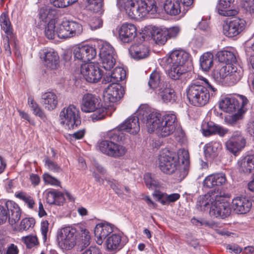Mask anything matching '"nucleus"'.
I'll return each instance as SVG.
<instances>
[{"label":"nucleus","instance_id":"obj_35","mask_svg":"<svg viewBox=\"0 0 254 254\" xmlns=\"http://www.w3.org/2000/svg\"><path fill=\"white\" fill-rule=\"evenodd\" d=\"M153 195L157 200L164 205H168L170 203L174 202L180 197V194L178 193L168 194L157 190L154 191Z\"/></svg>","mask_w":254,"mask_h":254},{"label":"nucleus","instance_id":"obj_58","mask_svg":"<svg viewBox=\"0 0 254 254\" xmlns=\"http://www.w3.org/2000/svg\"><path fill=\"white\" fill-rule=\"evenodd\" d=\"M49 218H48L47 220L43 221L41 224V234L43 236V239L44 241H46L47 240V233L49 231Z\"/></svg>","mask_w":254,"mask_h":254},{"label":"nucleus","instance_id":"obj_34","mask_svg":"<svg viewBox=\"0 0 254 254\" xmlns=\"http://www.w3.org/2000/svg\"><path fill=\"white\" fill-rule=\"evenodd\" d=\"M126 76V70L121 67H117L111 74L109 73L104 77L103 82L105 83L112 82L116 84L117 82L123 80Z\"/></svg>","mask_w":254,"mask_h":254},{"label":"nucleus","instance_id":"obj_55","mask_svg":"<svg viewBox=\"0 0 254 254\" xmlns=\"http://www.w3.org/2000/svg\"><path fill=\"white\" fill-rule=\"evenodd\" d=\"M242 6L247 13L254 15V0H243Z\"/></svg>","mask_w":254,"mask_h":254},{"label":"nucleus","instance_id":"obj_27","mask_svg":"<svg viewBox=\"0 0 254 254\" xmlns=\"http://www.w3.org/2000/svg\"><path fill=\"white\" fill-rule=\"evenodd\" d=\"M252 202L246 197H236L233 199L232 207L238 214H245L248 212L252 207Z\"/></svg>","mask_w":254,"mask_h":254},{"label":"nucleus","instance_id":"obj_8","mask_svg":"<svg viewBox=\"0 0 254 254\" xmlns=\"http://www.w3.org/2000/svg\"><path fill=\"white\" fill-rule=\"evenodd\" d=\"M145 111L149 112V107L146 105H141L134 115L129 117L114 130H118L121 132L125 131L130 134H136L140 130L139 121L146 126V119L148 117L145 115L142 116L143 111Z\"/></svg>","mask_w":254,"mask_h":254},{"label":"nucleus","instance_id":"obj_49","mask_svg":"<svg viewBox=\"0 0 254 254\" xmlns=\"http://www.w3.org/2000/svg\"><path fill=\"white\" fill-rule=\"evenodd\" d=\"M35 225V220L32 218H25L23 219L18 227L20 232L27 231L32 228Z\"/></svg>","mask_w":254,"mask_h":254},{"label":"nucleus","instance_id":"obj_53","mask_svg":"<svg viewBox=\"0 0 254 254\" xmlns=\"http://www.w3.org/2000/svg\"><path fill=\"white\" fill-rule=\"evenodd\" d=\"M88 2L94 12L102 13L103 0H88Z\"/></svg>","mask_w":254,"mask_h":254},{"label":"nucleus","instance_id":"obj_22","mask_svg":"<svg viewBox=\"0 0 254 254\" xmlns=\"http://www.w3.org/2000/svg\"><path fill=\"white\" fill-rule=\"evenodd\" d=\"M124 94V90L121 85L112 83L104 91L103 98L106 102L115 103L123 97Z\"/></svg>","mask_w":254,"mask_h":254},{"label":"nucleus","instance_id":"obj_39","mask_svg":"<svg viewBox=\"0 0 254 254\" xmlns=\"http://www.w3.org/2000/svg\"><path fill=\"white\" fill-rule=\"evenodd\" d=\"M217 57L221 63H225L226 65H233L236 64V57L235 54L231 51L223 50L217 53Z\"/></svg>","mask_w":254,"mask_h":254},{"label":"nucleus","instance_id":"obj_50","mask_svg":"<svg viewBox=\"0 0 254 254\" xmlns=\"http://www.w3.org/2000/svg\"><path fill=\"white\" fill-rule=\"evenodd\" d=\"M22 242L24 243L28 249H31L39 244L38 239L35 235H28L21 238Z\"/></svg>","mask_w":254,"mask_h":254},{"label":"nucleus","instance_id":"obj_1","mask_svg":"<svg viewBox=\"0 0 254 254\" xmlns=\"http://www.w3.org/2000/svg\"><path fill=\"white\" fill-rule=\"evenodd\" d=\"M143 112L142 116L145 115L146 127L149 133L154 131L161 137H166L172 134L175 130L178 121L176 115L174 113H168L163 116L155 110L149 107V112Z\"/></svg>","mask_w":254,"mask_h":254},{"label":"nucleus","instance_id":"obj_2","mask_svg":"<svg viewBox=\"0 0 254 254\" xmlns=\"http://www.w3.org/2000/svg\"><path fill=\"white\" fill-rule=\"evenodd\" d=\"M224 195V193L218 190L209 191L198 197L196 205L203 211L209 208V213L212 216L225 218L230 215L231 209L229 203L225 200Z\"/></svg>","mask_w":254,"mask_h":254},{"label":"nucleus","instance_id":"obj_47","mask_svg":"<svg viewBox=\"0 0 254 254\" xmlns=\"http://www.w3.org/2000/svg\"><path fill=\"white\" fill-rule=\"evenodd\" d=\"M16 197L22 200L29 209H33L35 205L34 198L24 192H19L15 193Z\"/></svg>","mask_w":254,"mask_h":254},{"label":"nucleus","instance_id":"obj_51","mask_svg":"<svg viewBox=\"0 0 254 254\" xmlns=\"http://www.w3.org/2000/svg\"><path fill=\"white\" fill-rule=\"evenodd\" d=\"M54 6L58 8H64L76 2L77 0H50Z\"/></svg>","mask_w":254,"mask_h":254},{"label":"nucleus","instance_id":"obj_13","mask_svg":"<svg viewBox=\"0 0 254 254\" xmlns=\"http://www.w3.org/2000/svg\"><path fill=\"white\" fill-rule=\"evenodd\" d=\"M76 230L71 226H66L58 231L57 242L59 247L63 251L73 249L76 245Z\"/></svg>","mask_w":254,"mask_h":254},{"label":"nucleus","instance_id":"obj_45","mask_svg":"<svg viewBox=\"0 0 254 254\" xmlns=\"http://www.w3.org/2000/svg\"><path fill=\"white\" fill-rule=\"evenodd\" d=\"M166 82L162 80L159 72L154 71L150 75L148 85L150 88L159 89L160 84Z\"/></svg>","mask_w":254,"mask_h":254},{"label":"nucleus","instance_id":"obj_41","mask_svg":"<svg viewBox=\"0 0 254 254\" xmlns=\"http://www.w3.org/2000/svg\"><path fill=\"white\" fill-rule=\"evenodd\" d=\"M179 159L181 158L183 166H180V175L182 178H184L188 174V166L190 164V156L189 152L185 149L179 150L178 154Z\"/></svg>","mask_w":254,"mask_h":254},{"label":"nucleus","instance_id":"obj_21","mask_svg":"<svg viewBox=\"0 0 254 254\" xmlns=\"http://www.w3.org/2000/svg\"><path fill=\"white\" fill-rule=\"evenodd\" d=\"M127 242V237L123 234L114 233L107 238L106 245L109 251L116 253L122 249Z\"/></svg>","mask_w":254,"mask_h":254},{"label":"nucleus","instance_id":"obj_25","mask_svg":"<svg viewBox=\"0 0 254 254\" xmlns=\"http://www.w3.org/2000/svg\"><path fill=\"white\" fill-rule=\"evenodd\" d=\"M114 225L107 223H100L95 227L94 234L96 238V242L98 245H101L103 240L111 233L113 232Z\"/></svg>","mask_w":254,"mask_h":254},{"label":"nucleus","instance_id":"obj_10","mask_svg":"<svg viewBox=\"0 0 254 254\" xmlns=\"http://www.w3.org/2000/svg\"><path fill=\"white\" fill-rule=\"evenodd\" d=\"M159 167L167 174H172L179 171L180 173L179 157L175 152L167 149L163 150L158 158Z\"/></svg>","mask_w":254,"mask_h":254},{"label":"nucleus","instance_id":"obj_24","mask_svg":"<svg viewBox=\"0 0 254 254\" xmlns=\"http://www.w3.org/2000/svg\"><path fill=\"white\" fill-rule=\"evenodd\" d=\"M202 133L205 136L218 134L220 136H224L228 132L227 128L215 124L212 122L203 121L201 125Z\"/></svg>","mask_w":254,"mask_h":254},{"label":"nucleus","instance_id":"obj_54","mask_svg":"<svg viewBox=\"0 0 254 254\" xmlns=\"http://www.w3.org/2000/svg\"><path fill=\"white\" fill-rule=\"evenodd\" d=\"M167 39L176 38L179 35L181 28L179 26H173L169 28H165Z\"/></svg>","mask_w":254,"mask_h":254},{"label":"nucleus","instance_id":"obj_43","mask_svg":"<svg viewBox=\"0 0 254 254\" xmlns=\"http://www.w3.org/2000/svg\"><path fill=\"white\" fill-rule=\"evenodd\" d=\"M53 12H55V10L46 5H44L40 8L38 15L41 25L43 24L45 25L51 19H53L52 18V13Z\"/></svg>","mask_w":254,"mask_h":254},{"label":"nucleus","instance_id":"obj_5","mask_svg":"<svg viewBox=\"0 0 254 254\" xmlns=\"http://www.w3.org/2000/svg\"><path fill=\"white\" fill-rule=\"evenodd\" d=\"M124 137L123 132H121L118 130H109L106 135L107 139L98 142L100 151L108 156L114 158L123 156L127 151V148L125 146L114 141H121Z\"/></svg>","mask_w":254,"mask_h":254},{"label":"nucleus","instance_id":"obj_4","mask_svg":"<svg viewBox=\"0 0 254 254\" xmlns=\"http://www.w3.org/2000/svg\"><path fill=\"white\" fill-rule=\"evenodd\" d=\"M190 57V55L186 51L182 49L175 50L162 59L161 64L171 78L177 80L187 72L185 64Z\"/></svg>","mask_w":254,"mask_h":254},{"label":"nucleus","instance_id":"obj_63","mask_svg":"<svg viewBox=\"0 0 254 254\" xmlns=\"http://www.w3.org/2000/svg\"><path fill=\"white\" fill-rule=\"evenodd\" d=\"M109 185L117 194L121 195L123 193L122 187L118 181L116 180L110 181L109 182Z\"/></svg>","mask_w":254,"mask_h":254},{"label":"nucleus","instance_id":"obj_62","mask_svg":"<svg viewBox=\"0 0 254 254\" xmlns=\"http://www.w3.org/2000/svg\"><path fill=\"white\" fill-rule=\"evenodd\" d=\"M103 22L99 18H93L90 21L89 25L92 30H96L102 26Z\"/></svg>","mask_w":254,"mask_h":254},{"label":"nucleus","instance_id":"obj_9","mask_svg":"<svg viewBox=\"0 0 254 254\" xmlns=\"http://www.w3.org/2000/svg\"><path fill=\"white\" fill-rule=\"evenodd\" d=\"M249 106L248 98L241 95H227L222 97L219 101L220 109L226 113H233L240 109V112H246Z\"/></svg>","mask_w":254,"mask_h":254},{"label":"nucleus","instance_id":"obj_59","mask_svg":"<svg viewBox=\"0 0 254 254\" xmlns=\"http://www.w3.org/2000/svg\"><path fill=\"white\" fill-rule=\"evenodd\" d=\"M12 36H5L3 38V47L5 50V54L7 56H10L11 54V51L9 45L10 38Z\"/></svg>","mask_w":254,"mask_h":254},{"label":"nucleus","instance_id":"obj_17","mask_svg":"<svg viewBox=\"0 0 254 254\" xmlns=\"http://www.w3.org/2000/svg\"><path fill=\"white\" fill-rule=\"evenodd\" d=\"M246 22L243 18L234 19L224 22L223 24V33L228 37L232 38L239 35L245 29Z\"/></svg>","mask_w":254,"mask_h":254},{"label":"nucleus","instance_id":"obj_31","mask_svg":"<svg viewBox=\"0 0 254 254\" xmlns=\"http://www.w3.org/2000/svg\"><path fill=\"white\" fill-rule=\"evenodd\" d=\"M234 0H219L216 9L218 13L222 16H231L238 13L237 9H231V6Z\"/></svg>","mask_w":254,"mask_h":254},{"label":"nucleus","instance_id":"obj_46","mask_svg":"<svg viewBox=\"0 0 254 254\" xmlns=\"http://www.w3.org/2000/svg\"><path fill=\"white\" fill-rule=\"evenodd\" d=\"M44 26H46L45 29V35L46 37L49 39H54L55 35H57V26H56L55 20L51 19Z\"/></svg>","mask_w":254,"mask_h":254},{"label":"nucleus","instance_id":"obj_36","mask_svg":"<svg viewBox=\"0 0 254 254\" xmlns=\"http://www.w3.org/2000/svg\"><path fill=\"white\" fill-rule=\"evenodd\" d=\"M230 69L231 65L229 64L222 66L220 69L214 70L212 76L217 82L221 83L224 81L229 82Z\"/></svg>","mask_w":254,"mask_h":254},{"label":"nucleus","instance_id":"obj_60","mask_svg":"<svg viewBox=\"0 0 254 254\" xmlns=\"http://www.w3.org/2000/svg\"><path fill=\"white\" fill-rule=\"evenodd\" d=\"M45 166L48 169L54 172H59L61 171V169L58 165L48 158L45 159Z\"/></svg>","mask_w":254,"mask_h":254},{"label":"nucleus","instance_id":"obj_32","mask_svg":"<svg viewBox=\"0 0 254 254\" xmlns=\"http://www.w3.org/2000/svg\"><path fill=\"white\" fill-rule=\"evenodd\" d=\"M41 102L46 110L52 111L57 107L58 98L54 92H47L42 94Z\"/></svg>","mask_w":254,"mask_h":254},{"label":"nucleus","instance_id":"obj_11","mask_svg":"<svg viewBox=\"0 0 254 254\" xmlns=\"http://www.w3.org/2000/svg\"><path fill=\"white\" fill-rule=\"evenodd\" d=\"M20 216V208L14 201H0V224L4 223L8 220L10 224L13 225L19 220Z\"/></svg>","mask_w":254,"mask_h":254},{"label":"nucleus","instance_id":"obj_52","mask_svg":"<svg viewBox=\"0 0 254 254\" xmlns=\"http://www.w3.org/2000/svg\"><path fill=\"white\" fill-rule=\"evenodd\" d=\"M43 179L46 184L56 187H59L61 185V182L57 179L48 173H44L43 175Z\"/></svg>","mask_w":254,"mask_h":254},{"label":"nucleus","instance_id":"obj_38","mask_svg":"<svg viewBox=\"0 0 254 254\" xmlns=\"http://www.w3.org/2000/svg\"><path fill=\"white\" fill-rule=\"evenodd\" d=\"M222 149L220 141H214L205 144L204 152L206 157L214 158L217 155Z\"/></svg>","mask_w":254,"mask_h":254},{"label":"nucleus","instance_id":"obj_48","mask_svg":"<svg viewBox=\"0 0 254 254\" xmlns=\"http://www.w3.org/2000/svg\"><path fill=\"white\" fill-rule=\"evenodd\" d=\"M144 182L147 187L149 189H154L159 187V183L154 176L149 173H147L144 176Z\"/></svg>","mask_w":254,"mask_h":254},{"label":"nucleus","instance_id":"obj_42","mask_svg":"<svg viewBox=\"0 0 254 254\" xmlns=\"http://www.w3.org/2000/svg\"><path fill=\"white\" fill-rule=\"evenodd\" d=\"M200 66L204 71H208L213 64V55L210 52L204 53L199 59Z\"/></svg>","mask_w":254,"mask_h":254},{"label":"nucleus","instance_id":"obj_19","mask_svg":"<svg viewBox=\"0 0 254 254\" xmlns=\"http://www.w3.org/2000/svg\"><path fill=\"white\" fill-rule=\"evenodd\" d=\"M246 140L242 132L239 130L233 132L230 138L226 142V149L236 155L246 146Z\"/></svg>","mask_w":254,"mask_h":254},{"label":"nucleus","instance_id":"obj_14","mask_svg":"<svg viewBox=\"0 0 254 254\" xmlns=\"http://www.w3.org/2000/svg\"><path fill=\"white\" fill-rule=\"evenodd\" d=\"M99 57L102 66L106 70H110L115 64L117 55L114 48L109 43L100 41L99 44Z\"/></svg>","mask_w":254,"mask_h":254},{"label":"nucleus","instance_id":"obj_12","mask_svg":"<svg viewBox=\"0 0 254 254\" xmlns=\"http://www.w3.org/2000/svg\"><path fill=\"white\" fill-rule=\"evenodd\" d=\"M59 117L61 124L68 129L77 127L81 123L79 109L73 105L63 108Z\"/></svg>","mask_w":254,"mask_h":254},{"label":"nucleus","instance_id":"obj_37","mask_svg":"<svg viewBox=\"0 0 254 254\" xmlns=\"http://www.w3.org/2000/svg\"><path fill=\"white\" fill-rule=\"evenodd\" d=\"M64 201V194L56 190H51L46 193V202L50 204L62 205Z\"/></svg>","mask_w":254,"mask_h":254},{"label":"nucleus","instance_id":"obj_64","mask_svg":"<svg viewBox=\"0 0 254 254\" xmlns=\"http://www.w3.org/2000/svg\"><path fill=\"white\" fill-rule=\"evenodd\" d=\"M246 130L251 136L254 137V118L249 120L247 125Z\"/></svg>","mask_w":254,"mask_h":254},{"label":"nucleus","instance_id":"obj_61","mask_svg":"<svg viewBox=\"0 0 254 254\" xmlns=\"http://www.w3.org/2000/svg\"><path fill=\"white\" fill-rule=\"evenodd\" d=\"M216 186H222L225 184L227 180L226 176L224 173H216L214 174Z\"/></svg>","mask_w":254,"mask_h":254},{"label":"nucleus","instance_id":"obj_15","mask_svg":"<svg viewBox=\"0 0 254 254\" xmlns=\"http://www.w3.org/2000/svg\"><path fill=\"white\" fill-rule=\"evenodd\" d=\"M82 26L75 21H63L57 25V34L59 38L66 39L79 35L82 32Z\"/></svg>","mask_w":254,"mask_h":254},{"label":"nucleus","instance_id":"obj_30","mask_svg":"<svg viewBox=\"0 0 254 254\" xmlns=\"http://www.w3.org/2000/svg\"><path fill=\"white\" fill-rule=\"evenodd\" d=\"M239 171L249 174L254 171V154L241 158L238 161Z\"/></svg>","mask_w":254,"mask_h":254},{"label":"nucleus","instance_id":"obj_40","mask_svg":"<svg viewBox=\"0 0 254 254\" xmlns=\"http://www.w3.org/2000/svg\"><path fill=\"white\" fill-rule=\"evenodd\" d=\"M244 75V69L239 65L236 64L231 65L229 78V83L230 85H234L239 82L243 77Z\"/></svg>","mask_w":254,"mask_h":254},{"label":"nucleus","instance_id":"obj_28","mask_svg":"<svg viewBox=\"0 0 254 254\" xmlns=\"http://www.w3.org/2000/svg\"><path fill=\"white\" fill-rule=\"evenodd\" d=\"M128 51L131 58L136 60L145 59L149 55L148 48L144 43L134 44L130 46Z\"/></svg>","mask_w":254,"mask_h":254},{"label":"nucleus","instance_id":"obj_44","mask_svg":"<svg viewBox=\"0 0 254 254\" xmlns=\"http://www.w3.org/2000/svg\"><path fill=\"white\" fill-rule=\"evenodd\" d=\"M0 24L6 36H12L13 29L10 22L8 16L5 13H2L0 17Z\"/></svg>","mask_w":254,"mask_h":254},{"label":"nucleus","instance_id":"obj_23","mask_svg":"<svg viewBox=\"0 0 254 254\" xmlns=\"http://www.w3.org/2000/svg\"><path fill=\"white\" fill-rule=\"evenodd\" d=\"M158 11L163 8L165 12L171 15H177L182 13V8L179 0H157Z\"/></svg>","mask_w":254,"mask_h":254},{"label":"nucleus","instance_id":"obj_57","mask_svg":"<svg viewBox=\"0 0 254 254\" xmlns=\"http://www.w3.org/2000/svg\"><path fill=\"white\" fill-rule=\"evenodd\" d=\"M203 183L204 187L208 188H212L216 186L214 174L207 176L203 181Z\"/></svg>","mask_w":254,"mask_h":254},{"label":"nucleus","instance_id":"obj_3","mask_svg":"<svg viewBox=\"0 0 254 254\" xmlns=\"http://www.w3.org/2000/svg\"><path fill=\"white\" fill-rule=\"evenodd\" d=\"M186 95L190 104L197 107L206 105L211 97L215 96L217 89L205 77L200 76L193 81L186 90Z\"/></svg>","mask_w":254,"mask_h":254},{"label":"nucleus","instance_id":"obj_7","mask_svg":"<svg viewBox=\"0 0 254 254\" xmlns=\"http://www.w3.org/2000/svg\"><path fill=\"white\" fill-rule=\"evenodd\" d=\"M81 109L85 113L94 112L91 115L93 122L102 120L105 117V108L103 106L100 99L95 94L86 93L83 95Z\"/></svg>","mask_w":254,"mask_h":254},{"label":"nucleus","instance_id":"obj_56","mask_svg":"<svg viewBox=\"0 0 254 254\" xmlns=\"http://www.w3.org/2000/svg\"><path fill=\"white\" fill-rule=\"evenodd\" d=\"M238 112L226 119L228 124L234 126L242 118V115L245 112H240V109L237 110Z\"/></svg>","mask_w":254,"mask_h":254},{"label":"nucleus","instance_id":"obj_26","mask_svg":"<svg viewBox=\"0 0 254 254\" xmlns=\"http://www.w3.org/2000/svg\"><path fill=\"white\" fill-rule=\"evenodd\" d=\"M136 28L130 23L123 24L119 30V38L123 43H129L136 36Z\"/></svg>","mask_w":254,"mask_h":254},{"label":"nucleus","instance_id":"obj_20","mask_svg":"<svg viewBox=\"0 0 254 254\" xmlns=\"http://www.w3.org/2000/svg\"><path fill=\"white\" fill-rule=\"evenodd\" d=\"M40 58L45 66L51 69H55L59 66V56L53 49L45 48L40 52Z\"/></svg>","mask_w":254,"mask_h":254},{"label":"nucleus","instance_id":"obj_18","mask_svg":"<svg viewBox=\"0 0 254 254\" xmlns=\"http://www.w3.org/2000/svg\"><path fill=\"white\" fill-rule=\"evenodd\" d=\"M80 73L87 82L90 83L97 82L102 76L100 69L92 63L81 64Z\"/></svg>","mask_w":254,"mask_h":254},{"label":"nucleus","instance_id":"obj_16","mask_svg":"<svg viewBox=\"0 0 254 254\" xmlns=\"http://www.w3.org/2000/svg\"><path fill=\"white\" fill-rule=\"evenodd\" d=\"M96 55L95 48L88 45H78L75 47L72 50L73 62L75 64H87V63L93 60Z\"/></svg>","mask_w":254,"mask_h":254},{"label":"nucleus","instance_id":"obj_6","mask_svg":"<svg viewBox=\"0 0 254 254\" xmlns=\"http://www.w3.org/2000/svg\"><path fill=\"white\" fill-rule=\"evenodd\" d=\"M157 0H132L125 4L126 13L131 19H140L158 11Z\"/></svg>","mask_w":254,"mask_h":254},{"label":"nucleus","instance_id":"obj_33","mask_svg":"<svg viewBox=\"0 0 254 254\" xmlns=\"http://www.w3.org/2000/svg\"><path fill=\"white\" fill-rule=\"evenodd\" d=\"M158 94L164 102H171L175 99V91L168 82L160 84L158 89Z\"/></svg>","mask_w":254,"mask_h":254},{"label":"nucleus","instance_id":"obj_29","mask_svg":"<svg viewBox=\"0 0 254 254\" xmlns=\"http://www.w3.org/2000/svg\"><path fill=\"white\" fill-rule=\"evenodd\" d=\"M148 32L158 45H164L168 40L165 28L150 26L148 28Z\"/></svg>","mask_w":254,"mask_h":254}]
</instances>
